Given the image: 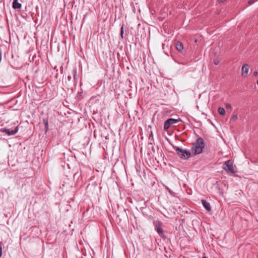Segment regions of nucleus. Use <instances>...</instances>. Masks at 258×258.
<instances>
[{
	"instance_id": "1a4fd4ad",
	"label": "nucleus",
	"mask_w": 258,
	"mask_h": 258,
	"mask_svg": "<svg viewBox=\"0 0 258 258\" xmlns=\"http://www.w3.org/2000/svg\"><path fill=\"white\" fill-rule=\"evenodd\" d=\"M210 53L212 55H213L219 58L221 55V49H213Z\"/></svg>"
},
{
	"instance_id": "4468645a",
	"label": "nucleus",
	"mask_w": 258,
	"mask_h": 258,
	"mask_svg": "<svg viewBox=\"0 0 258 258\" xmlns=\"http://www.w3.org/2000/svg\"><path fill=\"white\" fill-rule=\"evenodd\" d=\"M43 121L45 125V129L46 131H47L48 130V120L47 119H43Z\"/></svg>"
},
{
	"instance_id": "9d476101",
	"label": "nucleus",
	"mask_w": 258,
	"mask_h": 258,
	"mask_svg": "<svg viewBox=\"0 0 258 258\" xmlns=\"http://www.w3.org/2000/svg\"><path fill=\"white\" fill-rule=\"evenodd\" d=\"M18 0H14L13 2V8L14 9H20L22 7L21 4L18 3Z\"/></svg>"
},
{
	"instance_id": "a211bd4d",
	"label": "nucleus",
	"mask_w": 258,
	"mask_h": 258,
	"mask_svg": "<svg viewBox=\"0 0 258 258\" xmlns=\"http://www.w3.org/2000/svg\"><path fill=\"white\" fill-rule=\"evenodd\" d=\"M257 0H249L248 1V4L249 5H252L254 2H256Z\"/></svg>"
},
{
	"instance_id": "f8f14e48",
	"label": "nucleus",
	"mask_w": 258,
	"mask_h": 258,
	"mask_svg": "<svg viewBox=\"0 0 258 258\" xmlns=\"http://www.w3.org/2000/svg\"><path fill=\"white\" fill-rule=\"evenodd\" d=\"M218 112L220 115H224L225 114V110L224 108L222 107H219L218 108Z\"/></svg>"
},
{
	"instance_id": "aec40b11",
	"label": "nucleus",
	"mask_w": 258,
	"mask_h": 258,
	"mask_svg": "<svg viewBox=\"0 0 258 258\" xmlns=\"http://www.w3.org/2000/svg\"><path fill=\"white\" fill-rule=\"evenodd\" d=\"M253 75L255 76V77H257V75H258V73L257 71H254L253 72Z\"/></svg>"
},
{
	"instance_id": "f3484780",
	"label": "nucleus",
	"mask_w": 258,
	"mask_h": 258,
	"mask_svg": "<svg viewBox=\"0 0 258 258\" xmlns=\"http://www.w3.org/2000/svg\"><path fill=\"white\" fill-rule=\"evenodd\" d=\"M213 63L215 65H218L219 63V59L218 58H213Z\"/></svg>"
},
{
	"instance_id": "5701e85b",
	"label": "nucleus",
	"mask_w": 258,
	"mask_h": 258,
	"mask_svg": "<svg viewBox=\"0 0 258 258\" xmlns=\"http://www.w3.org/2000/svg\"><path fill=\"white\" fill-rule=\"evenodd\" d=\"M226 0H218L219 3H224Z\"/></svg>"
},
{
	"instance_id": "b1692460",
	"label": "nucleus",
	"mask_w": 258,
	"mask_h": 258,
	"mask_svg": "<svg viewBox=\"0 0 258 258\" xmlns=\"http://www.w3.org/2000/svg\"><path fill=\"white\" fill-rule=\"evenodd\" d=\"M71 79H72V77H71V76H69L68 77V79L69 81H70L71 80Z\"/></svg>"
},
{
	"instance_id": "a878e982",
	"label": "nucleus",
	"mask_w": 258,
	"mask_h": 258,
	"mask_svg": "<svg viewBox=\"0 0 258 258\" xmlns=\"http://www.w3.org/2000/svg\"><path fill=\"white\" fill-rule=\"evenodd\" d=\"M165 53L166 54H167V55H169V54H168V52H166V51H165Z\"/></svg>"
},
{
	"instance_id": "9b49d317",
	"label": "nucleus",
	"mask_w": 258,
	"mask_h": 258,
	"mask_svg": "<svg viewBox=\"0 0 258 258\" xmlns=\"http://www.w3.org/2000/svg\"><path fill=\"white\" fill-rule=\"evenodd\" d=\"M73 77H74V79L75 80V81L76 82H77V70L76 68H75L73 69Z\"/></svg>"
},
{
	"instance_id": "423d86ee",
	"label": "nucleus",
	"mask_w": 258,
	"mask_h": 258,
	"mask_svg": "<svg viewBox=\"0 0 258 258\" xmlns=\"http://www.w3.org/2000/svg\"><path fill=\"white\" fill-rule=\"evenodd\" d=\"M249 66L247 64H244L242 66L241 68V76L243 77H246L248 76L249 71Z\"/></svg>"
},
{
	"instance_id": "393cba45",
	"label": "nucleus",
	"mask_w": 258,
	"mask_h": 258,
	"mask_svg": "<svg viewBox=\"0 0 258 258\" xmlns=\"http://www.w3.org/2000/svg\"><path fill=\"white\" fill-rule=\"evenodd\" d=\"M175 50H176L178 52H180L181 50H182V49H174Z\"/></svg>"
},
{
	"instance_id": "6e6552de",
	"label": "nucleus",
	"mask_w": 258,
	"mask_h": 258,
	"mask_svg": "<svg viewBox=\"0 0 258 258\" xmlns=\"http://www.w3.org/2000/svg\"><path fill=\"white\" fill-rule=\"evenodd\" d=\"M202 204L204 208L208 211L210 212L211 210V207L209 203L205 200H202Z\"/></svg>"
},
{
	"instance_id": "4be33fe9",
	"label": "nucleus",
	"mask_w": 258,
	"mask_h": 258,
	"mask_svg": "<svg viewBox=\"0 0 258 258\" xmlns=\"http://www.w3.org/2000/svg\"><path fill=\"white\" fill-rule=\"evenodd\" d=\"M168 51L171 53V55L172 56V57H173V54H172V51H171V49H168Z\"/></svg>"
},
{
	"instance_id": "6ab92c4d",
	"label": "nucleus",
	"mask_w": 258,
	"mask_h": 258,
	"mask_svg": "<svg viewBox=\"0 0 258 258\" xmlns=\"http://www.w3.org/2000/svg\"><path fill=\"white\" fill-rule=\"evenodd\" d=\"M226 108L228 109H231V105L229 103H227L226 104Z\"/></svg>"
},
{
	"instance_id": "bb28decb",
	"label": "nucleus",
	"mask_w": 258,
	"mask_h": 258,
	"mask_svg": "<svg viewBox=\"0 0 258 258\" xmlns=\"http://www.w3.org/2000/svg\"><path fill=\"white\" fill-rule=\"evenodd\" d=\"M202 258H208V257H207L206 256H204Z\"/></svg>"
},
{
	"instance_id": "7ed1b4c3",
	"label": "nucleus",
	"mask_w": 258,
	"mask_h": 258,
	"mask_svg": "<svg viewBox=\"0 0 258 258\" xmlns=\"http://www.w3.org/2000/svg\"><path fill=\"white\" fill-rule=\"evenodd\" d=\"M222 167L228 173L234 174L237 172L234 169L233 163L231 160L226 161L223 164Z\"/></svg>"
},
{
	"instance_id": "20e7f679",
	"label": "nucleus",
	"mask_w": 258,
	"mask_h": 258,
	"mask_svg": "<svg viewBox=\"0 0 258 258\" xmlns=\"http://www.w3.org/2000/svg\"><path fill=\"white\" fill-rule=\"evenodd\" d=\"M155 225V230L157 232L159 236L165 239L166 238V236L164 235V231L162 229V223L161 222L159 221H156L154 222Z\"/></svg>"
},
{
	"instance_id": "39448f33",
	"label": "nucleus",
	"mask_w": 258,
	"mask_h": 258,
	"mask_svg": "<svg viewBox=\"0 0 258 258\" xmlns=\"http://www.w3.org/2000/svg\"><path fill=\"white\" fill-rule=\"evenodd\" d=\"M181 121V119L178 118L177 119L174 118H169L167 119L164 124V129L165 130H167L170 126L173 124L177 123L179 121Z\"/></svg>"
},
{
	"instance_id": "cd10ccee",
	"label": "nucleus",
	"mask_w": 258,
	"mask_h": 258,
	"mask_svg": "<svg viewBox=\"0 0 258 258\" xmlns=\"http://www.w3.org/2000/svg\"><path fill=\"white\" fill-rule=\"evenodd\" d=\"M257 85H258V80H257Z\"/></svg>"
},
{
	"instance_id": "f03ea898",
	"label": "nucleus",
	"mask_w": 258,
	"mask_h": 258,
	"mask_svg": "<svg viewBox=\"0 0 258 258\" xmlns=\"http://www.w3.org/2000/svg\"><path fill=\"white\" fill-rule=\"evenodd\" d=\"M174 149L178 156L181 159H187L191 156V153L189 150H183L178 147H174Z\"/></svg>"
},
{
	"instance_id": "412c9836",
	"label": "nucleus",
	"mask_w": 258,
	"mask_h": 258,
	"mask_svg": "<svg viewBox=\"0 0 258 258\" xmlns=\"http://www.w3.org/2000/svg\"><path fill=\"white\" fill-rule=\"evenodd\" d=\"M2 246L0 245V257L2 256Z\"/></svg>"
},
{
	"instance_id": "0eeeda50",
	"label": "nucleus",
	"mask_w": 258,
	"mask_h": 258,
	"mask_svg": "<svg viewBox=\"0 0 258 258\" xmlns=\"http://www.w3.org/2000/svg\"><path fill=\"white\" fill-rule=\"evenodd\" d=\"M18 131V126L16 127L15 130H10L7 128H2L0 130V132L2 133H6L8 135H13L17 133Z\"/></svg>"
},
{
	"instance_id": "2eb2a0df",
	"label": "nucleus",
	"mask_w": 258,
	"mask_h": 258,
	"mask_svg": "<svg viewBox=\"0 0 258 258\" xmlns=\"http://www.w3.org/2000/svg\"><path fill=\"white\" fill-rule=\"evenodd\" d=\"M238 118V117H237V114H233L231 118V120H232V121H236Z\"/></svg>"
},
{
	"instance_id": "dca6fc26",
	"label": "nucleus",
	"mask_w": 258,
	"mask_h": 258,
	"mask_svg": "<svg viewBox=\"0 0 258 258\" xmlns=\"http://www.w3.org/2000/svg\"><path fill=\"white\" fill-rule=\"evenodd\" d=\"M179 47L183 48V46L182 43L180 42H178L176 44V48H179Z\"/></svg>"
},
{
	"instance_id": "ddd939ff",
	"label": "nucleus",
	"mask_w": 258,
	"mask_h": 258,
	"mask_svg": "<svg viewBox=\"0 0 258 258\" xmlns=\"http://www.w3.org/2000/svg\"><path fill=\"white\" fill-rule=\"evenodd\" d=\"M123 26H124V25H122V26L120 28V36L122 39L124 38V37L123 36V34H124Z\"/></svg>"
},
{
	"instance_id": "f257e3e1",
	"label": "nucleus",
	"mask_w": 258,
	"mask_h": 258,
	"mask_svg": "<svg viewBox=\"0 0 258 258\" xmlns=\"http://www.w3.org/2000/svg\"><path fill=\"white\" fill-rule=\"evenodd\" d=\"M205 147L206 144L204 139L199 137L192 144L191 147V152L194 155L201 154L204 152Z\"/></svg>"
}]
</instances>
